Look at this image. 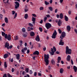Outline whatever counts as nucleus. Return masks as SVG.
Here are the masks:
<instances>
[{
    "instance_id": "nucleus-1",
    "label": "nucleus",
    "mask_w": 77,
    "mask_h": 77,
    "mask_svg": "<svg viewBox=\"0 0 77 77\" xmlns=\"http://www.w3.org/2000/svg\"><path fill=\"white\" fill-rule=\"evenodd\" d=\"M44 58H45V61L46 63V65H48V63H49V60H48L49 58V54H44Z\"/></svg>"
},
{
    "instance_id": "nucleus-2",
    "label": "nucleus",
    "mask_w": 77,
    "mask_h": 77,
    "mask_svg": "<svg viewBox=\"0 0 77 77\" xmlns=\"http://www.w3.org/2000/svg\"><path fill=\"white\" fill-rule=\"evenodd\" d=\"M72 50L71 49L69 48L68 46H66V55L68 54H71L72 53Z\"/></svg>"
},
{
    "instance_id": "nucleus-3",
    "label": "nucleus",
    "mask_w": 77,
    "mask_h": 77,
    "mask_svg": "<svg viewBox=\"0 0 77 77\" xmlns=\"http://www.w3.org/2000/svg\"><path fill=\"white\" fill-rule=\"evenodd\" d=\"M4 46H5V48H7V49L8 50H9V49H11L13 48V45H11L9 46V44L8 43H7V42L5 43Z\"/></svg>"
},
{
    "instance_id": "nucleus-4",
    "label": "nucleus",
    "mask_w": 77,
    "mask_h": 77,
    "mask_svg": "<svg viewBox=\"0 0 77 77\" xmlns=\"http://www.w3.org/2000/svg\"><path fill=\"white\" fill-rule=\"evenodd\" d=\"M4 37H5V39H7V40L9 41H10L11 39V35L9 34L7 35H4Z\"/></svg>"
},
{
    "instance_id": "nucleus-5",
    "label": "nucleus",
    "mask_w": 77,
    "mask_h": 77,
    "mask_svg": "<svg viewBox=\"0 0 77 77\" xmlns=\"http://www.w3.org/2000/svg\"><path fill=\"white\" fill-rule=\"evenodd\" d=\"M51 27V24L49 23H47L45 24V27L47 28V29H49Z\"/></svg>"
},
{
    "instance_id": "nucleus-6",
    "label": "nucleus",
    "mask_w": 77,
    "mask_h": 77,
    "mask_svg": "<svg viewBox=\"0 0 77 77\" xmlns=\"http://www.w3.org/2000/svg\"><path fill=\"white\" fill-rule=\"evenodd\" d=\"M61 34V36L60 37V38L62 39H63V38H64L66 36V33L65 32H62Z\"/></svg>"
},
{
    "instance_id": "nucleus-7",
    "label": "nucleus",
    "mask_w": 77,
    "mask_h": 77,
    "mask_svg": "<svg viewBox=\"0 0 77 77\" xmlns=\"http://www.w3.org/2000/svg\"><path fill=\"white\" fill-rule=\"evenodd\" d=\"M56 35H57V31H56V30H54L51 37L53 38L54 39L56 38Z\"/></svg>"
},
{
    "instance_id": "nucleus-8",
    "label": "nucleus",
    "mask_w": 77,
    "mask_h": 77,
    "mask_svg": "<svg viewBox=\"0 0 77 77\" xmlns=\"http://www.w3.org/2000/svg\"><path fill=\"white\" fill-rule=\"evenodd\" d=\"M14 3L15 4V5L14 6V8L15 9H17L19 7V3L17 1L15 2H14Z\"/></svg>"
},
{
    "instance_id": "nucleus-9",
    "label": "nucleus",
    "mask_w": 77,
    "mask_h": 77,
    "mask_svg": "<svg viewBox=\"0 0 77 77\" xmlns=\"http://www.w3.org/2000/svg\"><path fill=\"white\" fill-rule=\"evenodd\" d=\"M13 77L12 76H11L9 73H8L7 74H3V77Z\"/></svg>"
},
{
    "instance_id": "nucleus-10",
    "label": "nucleus",
    "mask_w": 77,
    "mask_h": 77,
    "mask_svg": "<svg viewBox=\"0 0 77 77\" xmlns=\"http://www.w3.org/2000/svg\"><path fill=\"white\" fill-rule=\"evenodd\" d=\"M28 49H27V47H25L23 49H22L21 50V52L22 53H24L25 52V51H26V50H27Z\"/></svg>"
},
{
    "instance_id": "nucleus-11",
    "label": "nucleus",
    "mask_w": 77,
    "mask_h": 77,
    "mask_svg": "<svg viewBox=\"0 0 77 77\" xmlns=\"http://www.w3.org/2000/svg\"><path fill=\"white\" fill-rule=\"evenodd\" d=\"M12 14L13 15L14 14V19H15V18H16V17H17V13H15V11H12Z\"/></svg>"
},
{
    "instance_id": "nucleus-12",
    "label": "nucleus",
    "mask_w": 77,
    "mask_h": 77,
    "mask_svg": "<svg viewBox=\"0 0 77 77\" xmlns=\"http://www.w3.org/2000/svg\"><path fill=\"white\" fill-rule=\"evenodd\" d=\"M71 58V57H70V56L69 55H68L66 58V60H67L68 61H70Z\"/></svg>"
},
{
    "instance_id": "nucleus-13",
    "label": "nucleus",
    "mask_w": 77,
    "mask_h": 77,
    "mask_svg": "<svg viewBox=\"0 0 77 77\" xmlns=\"http://www.w3.org/2000/svg\"><path fill=\"white\" fill-rule=\"evenodd\" d=\"M59 45H61V46H63L64 45V42H62V40H60Z\"/></svg>"
},
{
    "instance_id": "nucleus-14",
    "label": "nucleus",
    "mask_w": 77,
    "mask_h": 77,
    "mask_svg": "<svg viewBox=\"0 0 77 77\" xmlns=\"http://www.w3.org/2000/svg\"><path fill=\"white\" fill-rule=\"evenodd\" d=\"M35 40H36V41H38V42H39L40 39L38 35H37L36 38H35Z\"/></svg>"
},
{
    "instance_id": "nucleus-15",
    "label": "nucleus",
    "mask_w": 77,
    "mask_h": 77,
    "mask_svg": "<svg viewBox=\"0 0 77 77\" xmlns=\"http://www.w3.org/2000/svg\"><path fill=\"white\" fill-rule=\"evenodd\" d=\"M57 23H58V26H60V25L62 24V21L60 20H58V22Z\"/></svg>"
},
{
    "instance_id": "nucleus-16",
    "label": "nucleus",
    "mask_w": 77,
    "mask_h": 77,
    "mask_svg": "<svg viewBox=\"0 0 77 77\" xmlns=\"http://www.w3.org/2000/svg\"><path fill=\"white\" fill-rule=\"evenodd\" d=\"M9 56V55L7 54H5L4 55H3V58L4 59H6Z\"/></svg>"
},
{
    "instance_id": "nucleus-17",
    "label": "nucleus",
    "mask_w": 77,
    "mask_h": 77,
    "mask_svg": "<svg viewBox=\"0 0 77 77\" xmlns=\"http://www.w3.org/2000/svg\"><path fill=\"white\" fill-rule=\"evenodd\" d=\"M71 29V27L70 26H66V29H67V30H68V31H70Z\"/></svg>"
},
{
    "instance_id": "nucleus-18",
    "label": "nucleus",
    "mask_w": 77,
    "mask_h": 77,
    "mask_svg": "<svg viewBox=\"0 0 77 77\" xmlns=\"http://www.w3.org/2000/svg\"><path fill=\"white\" fill-rule=\"evenodd\" d=\"M30 36L33 37L35 35V33L32 31H31L30 33Z\"/></svg>"
},
{
    "instance_id": "nucleus-19",
    "label": "nucleus",
    "mask_w": 77,
    "mask_h": 77,
    "mask_svg": "<svg viewBox=\"0 0 77 77\" xmlns=\"http://www.w3.org/2000/svg\"><path fill=\"white\" fill-rule=\"evenodd\" d=\"M16 57H17V59L18 60L19 59H20V54H17L16 55Z\"/></svg>"
},
{
    "instance_id": "nucleus-20",
    "label": "nucleus",
    "mask_w": 77,
    "mask_h": 77,
    "mask_svg": "<svg viewBox=\"0 0 77 77\" xmlns=\"http://www.w3.org/2000/svg\"><path fill=\"white\" fill-rule=\"evenodd\" d=\"M28 11V8L26 6H25L24 8V12H27Z\"/></svg>"
},
{
    "instance_id": "nucleus-21",
    "label": "nucleus",
    "mask_w": 77,
    "mask_h": 77,
    "mask_svg": "<svg viewBox=\"0 0 77 77\" xmlns=\"http://www.w3.org/2000/svg\"><path fill=\"white\" fill-rule=\"evenodd\" d=\"M39 52H38V51H35V52H34V53H33V54L34 55H39Z\"/></svg>"
},
{
    "instance_id": "nucleus-22",
    "label": "nucleus",
    "mask_w": 77,
    "mask_h": 77,
    "mask_svg": "<svg viewBox=\"0 0 77 77\" xmlns=\"http://www.w3.org/2000/svg\"><path fill=\"white\" fill-rule=\"evenodd\" d=\"M64 20L67 22L68 20V18L66 15L64 16Z\"/></svg>"
},
{
    "instance_id": "nucleus-23",
    "label": "nucleus",
    "mask_w": 77,
    "mask_h": 77,
    "mask_svg": "<svg viewBox=\"0 0 77 77\" xmlns=\"http://www.w3.org/2000/svg\"><path fill=\"white\" fill-rule=\"evenodd\" d=\"M59 16L60 17V19H62L63 18V14H62V13L60 14Z\"/></svg>"
},
{
    "instance_id": "nucleus-24",
    "label": "nucleus",
    "mask_w": 77,
    "mask_h": 77,
    "mask_svg": "<svg viewBox=\"0 0 77 77\" xmlns=\"http://www.w3.org/2000/svg\"><path fill=\"white\" fill-rule=\"evenodd\" d=\"M3 2H4V3L5 4L9 3V0H3Z\"/></svg>"
},
{
    "instance_id": "nucleus-25",
    "label": "nucleus",
    "mask_w": 77,
    "mask_h": 77,
    "mask_svg": "<svg viewBox=\"0 0 77 77\" xmlns=\"http://www.w3.org/2000/svg\"><path fill=\"white\" fill-rule=\"evenodd\" d=\"M4 20H5V23H8V19L7 17H5V19H4Z\"/></svg>"
},
{
    "instance_id": "nucleus-26",
    "label": "nucleus",
    "mask_w": 77,
    "mask_h": 77,
    "mask_svg": "<svg viewBox=\"0 0 77 77\" xmlns=\"http://www.w3.org/2000/svg\"><path fill=\"white\" fill-rule=\"evenodd\" d=\"M51 63L53 65L55 64V62L54 61V59H52V60H51Z\"/></svg>"
},
{
    "instance_id": "nucleus-27",
    "label": "nucleus",
    "mask_w": 77,
    "mask_h": 77,
    "mask_svg": "<svg viewBox=\"0 0 77 77\" xmlns=\"http://www.w3.org/2000/svg\"><path fill=\"white\" fill-rule=\"evenodd\" d=\"M73 68L74 72H76L77 71V67L75 66H74L73 67Z\"/></svg>"
},
{
    "instance_id": "nucleus-28",
    "label": "nucleus",
    "mask_w": 77,
    "mask_h": 77,
    "mask_svg": "<svg viewBox=\"0 0 77 77\" xmlns=\"http://www.w3.org/2000/svg\"><path fill=\"white\" fill-rule=\"evenodd\" d=\"M28 14H25V15H24V18H25V19H27V18H28Z\"/></svg>"
},
{
    "instance_id": "nucleus-29",
    "label": "nucleus",
    "mask_w": 77,
    "mask_h": 77,
    "mask_svg": "<svg viewBox=\"0 0 77 77\" xmlns=\"http://www.w3.org/2000/svg\"><path fill=\"white\" fill-rule=\"evenodd\" d=\"M60 74L63 73V69L60 68Z\"/></svg>"
},
{
    "instance_id": "nucleus-30",
    "label": "nucleus",
    "mask_w": 77,
    "mask_h": 77,
    "mask_svg": "<svg viewBox=\"0 0 77 77\" xmlns=\"http://www.w3.org/2000/svg\"><path fill=\"white\" fill-rule=\"evenodd\" d=\"M22 32H26V30L24 28H22Z\"/></svg>"
},
{
    "instance_id": "nucleus-31",
    "label": "nucleus",
    "mask_w": 77,
    "mask_h": 77,
    "mask_svg": "<svg viewBox=\"0 0 77 77\" xmlns=\"http://www.w3.org/2000/svg\"><path fill=\"white\" fill-rule=\"evenodd\" d=\"M55 52H51L49 51V53L51 55H54V53Z\"/></svg>"
},
{
    "instance_id": "nucleus-32",
    "label": "nucleus",
    "mask_w": 77,
    "mask_h": 77,
    "mask_svg": "<svg viewBox=\"0 0 77 77\" xmlns=\"http://www.w3.org/2000/svg\"><path fill=\"white\" fill-rule=\"evenodd\" d=\"M7 35V34H6L5 33V32H2V35L3 36H4V35Z\"/></svg>"
},
{
    "instance_id": "nucleus-33",
    "label": "nucleus",
    "mask_w": 77,
    "mask_h": 77,
    "mask_svg": "<svg viewBox=\"0 0 77 77\" xmlns=\"http://www.w3.org/2000/svg\"><path fill=\"white\" fill-rule=\"evenodd\" d=\"M48 9L51 11H53V8L52 7H48Z\"/></svg>"
},
{
    "instance_id": "nucleus-34",
    "label": "nucleus",
    "mask_w": 77,
    "mask_h": 77,
    "mask_svg": "<svg viewBox=\"0 0 77 77\" xmlns=\"http://www.w3.org/2000/svg\"><path fill=\"white\" fill-rule=\"evenodd\" d=\"M29 71V70L28 68H26L25 69V71H26V72L28 73Z\"/></svg>"
},
{
    "instance_id": "nucleus-35",
    "label": "nucleus",
    "mask_w": 77,
    "mask_h": 77,
    "mask_svg": "<svg viewBox=\"0 0 77 77\" xmlns=\"http://www.w3.org/2000/svg\"><path fill=\"white\" fill-rule=\"evenodd\" d=\"M47 17H44V18H43V21H44V22H45L46 21V20H47Z\"/></svg>"
},
{
    "instance_id": "nucleus-36",
    "label": "nucleus",
    "mask_w": 77,
    "mask_h": 77,
    "mask_svg": "<svg viewBox=\"0 0 77 77\" xmlns=\"http://www.w3.org/2000/svg\"><path fill=\"white\" fill-rule=\"evenodd\" d=\"M7 67V65L6 63V62L4 63V68H6Z\"/></svg>"
},
{
    "instance_id": "nucleus-37",
    "label": "nucleus",
    "mask_w": 77,
    "mask_h": 77,
    "mask_svg": "<svg viewBox=\"0 0 77 77\" xmlns=\"http://www.w3.org/2000/svg\"><path fill=\"white\" fill-rule=\"evenodd\" d=\"M32 21H35V18L32 17Z\"/></svg>"
},
{
    "instance_id": "nucleus-38",
    "label": "nucleus",
    "mask_w": 77,
    "mask_h": 77,
    "mask_svg": "<svg viewBox=\"0 0 77 77\" xmlns=\"http://www.w3.org/2000/svg\"><path fill=\"white\" fill-rule=\"evenodd\" d=\"M22 36H23L24 37L26 38L27 36V34H26V33L25 34H23V35H22Z\"/></svg>"
},
{
    "instance_id": "nucleus-39",
    "label": "nucleus",
    "mask_w": 77,
    "mask_h": 77,
    "mask_svg": "<svg viewBox=\"0 0 77 77\" xmlns=\"http://www.w3.org/2000/svg\"><path fill=\"white\" fill-rule=\"evenodd\" d=\"M28 25H29V26H30V27H33V24H32L30 23H28Z\"/></svg>"
},
{
    "instance_id": "nucleus-40",
    "label": "nucleus",
    "mask_w": 77,
    "mask_h": 77,
    "mask_svg": "<svg viewBox=\"0 0 77 77\" xmlns=\"http://www.w3.org/2000/svg\"><path fill=\"white\" fill-rule=\"evenodd\" d=\"M58 32H59L60 34H61V33H62V31H61V30H60V29H58Z\"/></svg>"
},
{
    "instance_id": "nucleus-41",
    "label": "nucleus",
    "mask_w": 77,
    "mask_h": 77,
    "mask_svg": "<svg viewBox=\"0 0 77 77\" xmlns=\"http://www.w3.org/2000/svg\"><path fill=\"white\" fill-rule=\"evenodd\" d=\"M45 4L46 5H48L49 4V2H47L45 1Z\"/></svg>"
},
{
    "instance_id": "nucleus-42",
    "label": "nucleus",
    "mask_w": 77,
    "mask_h": 77,
    "mask_svg": "<svg viewBox=\"0 0 77 77\" xmlns=\"http://www.w3.org/2000/svg\"><path fill=\"white\" fill-rule=\"evenodd\" d=\"M18 36H16V37H15V39L14 40L15 41H16L17 40H18Z\"/></svg>"
},
{
    "instance_id": "nucleus-43",
    "label": "nucleus",
    "mask_w": 77,
    "mask_h": 77,
    "mask_svg": "<svg viewBox=\"0 0 77 77\" xmlns=\"http://www.w3.org/2000/svg\"><path fill=\"white\" fill-rule=\"evenodd\" d=\"M39 31H40V32H42V31H43L42 28L41 27H39Z\"/></svg>"
},
{
    "instance_id": "nucleus-44",
    "label": "nucleus",
    "mask_w": 77,
    "mask_h": 77,
    "mask_svg": "<svg viewBox=\"0 0 77 77\" xmlns=\"http://www.w3.org/2000/svg\"><path fill=\"white\" fill-rule=\"evenodd\" d=\"M20 46H22V41L21 40L20 41Z\"/></svg>"
},
{
    "instance_id": "nucleus-45",
    "label": "nucleus",
    "mask_w": 77,
    "mask_h": 77,
    "mask_svg": "<svg viewBox=\"0 0 77 77\" xmlns=\"http://www.w3.org/2000/svg\"><path fill=\"white\" fill-rule=\"evenodd\" d=\"M61 60V58H60V57H58V58L57 59V60Z\"/></svg>"
},
{
    "instance_id": "nucleus-46",
    "label": "nucleus",
    "mask_w": 77,
    "mask_h": 77,
    "mask_svg": "<svg viewBox=\"0 0 77 77\" xmlns=\"http://www.w3.org/2000/svg\"><path fill=\"white\" fill-rule=\"evenodd\" d=\"M3 18V15L2 14H0V19H2Z\"/></svg>"
},
{
    "instance_id": "nucleus-47",
    "label": "nucleus",
    "mask_w": 77,
    "mask_h": 77,
    "mask_svg": "<svg viewBox=\"0 0 77 77\" xmlns=\"http://www.w3.org/2000/svg\"><path fill=\"white\" fill-rule=\"evenodd\" d=\"M53 49L54 50V52H56V48H55V47L54 46H53Z\"/></svg>"
},
{
    "instance_id": "nucleus-48",
    "label": "nucleus",
    "mask_w": 77,
    "mask_h": 77,
    "mask_svg": "<svg viewBox=\"0 0 77 77\" xmlns=\"http://www.w3.org/2000/svg\"><path fill=\"white\" fill-rule=\"evenodd\" d=\"M43 9V7H41L39 8V10H40V11H42Z\"/></svg>"
},
{
    "instance_id": "nucleus-49",
    "label": "nucleus",
    "mask_w": 77,
    "mask_h": 77,
    "mask_svg": "<svg viewBox=\"0 0 77 77\" xmlns=\"http://www.w3.org/2000/svg\"><path fill=\"white\" fill-rule=\"evenodd\" d=\"M53 49V48H51V52H55V51Z\"/></svg>"
},
{
    "instance_id": "nucleus-50",
    "label": "nucleus",
    "mask_w": 77,
    "mask_h": 77,
    "mask_svg": "<svg viewBox=\"0 0 77 77\" xmlns=\"http://www.w3.org/2000/svg\"><path fill=\"white\" fill-rule=\"evenodd\" d=\"M46 17L47 18H49L50 17V15H49V14H47L46 15Z\"/></svg>"
},
{
    "instance_id": "nucleus-51",
    "label": "nucleus",
    "mask_w": 77,
    "mask_h": 77,
    "mask_svg": "<svg viewBox=\"0 0 77 77\" xmlns=\"http://www.w3.org/2000/svg\"><path fill=\"white\" fill-rule=\"evenodd\" d=\"M38 76H42V74L41 73H40L38 72Z\"/></svg>"
},
{
    "instance_id": "nucleus-52",
    "label": "nucleus",
    "mask_w": 77,
    "mask_h": 77,
    "mask_svg": "<svg viewBox=\"0 0 77 77\" xmlns=\"http://www.w3.org/2000/svg\"><path fill=\"white\" fill-rule=\"evenodd\" d=\"M32 16H33V17H37L36 15L35 14H32Z\"/></svg>"
},
{
    "instance_id": "nucleus-53",
    "label": "nucleus",
    "mask_w": 77,
    "mask_h": 77,
    "mask_svg": "<svg viewBox=\"0 0 77 77\" xmlns=\"http://www.w3.org/2000/svg\"><path fill=\"white\" fill-rule=\"evenodd\" d=\"M32 70H29V74H32Z\"/></svg>"
},
{
    "instance_id": "nucleus-54",
    "label": "nucleus",
    "mask_w": 77,
    "mask_h": 77,
    "mask_svg": "<svg viewBox=\"0 0 77 77\" xmlns=\"http://www.w3.org/2000/svg\"><path fill=\"white\" fill-rule=\"evenodd\" d=\"M43 23V20H41L40 21V22H39V23L40 24H42Z\"/></svg>"
},
{
    "instance_id": "nucleus-55",
    "label": "nucleus",
    "mask_w": 77,
    "mask_h": 77,
    "mask_svg": "<svg viewBox=\"0 0 77 77\" xmlns=\"http://www.w3.org/2000/svg\"><path fill=\"white\" fill-rule=\"evenodd\" d=\"M56 17L58 19V18H59L60 16L58 14H57Z\"/></svg>"
},
{
    "instance_id": "nucleus-56",
    "label": "nucleus",
    "mask_w": 77,
    "mask_h": 77,
    "mask_svg": "<svg viewBox=\"0 0 77 77\" xmlns=\"http://www.w3.org/2000/svg\"><path fill=\"white\" fill-rule=\"evenodd\" d=\"M28 31H31V29H29V27H28V30H27Z\"/></svg>"
},
{
    "instance_id": "nucleus-57",
    "label": "nucleus",
    "mask_w": 77,
    "mask_h": 77,
    "mask_svg": "<svg viewBox=\"0 0 77 77\" xmlns=\"http://www.w3.org/2000/svg\"><path fill=\"white\" fill-rule=\"evenodd\" d=\"M18 74H19V72L18 71H17L16 75H18Z\"/></svg>"
},
{
    "instance_id": "nucleus-58",
    "label": "nucleus",
    "mask_w": 77,
    "mask_h": 77,
    "mask_svg": "<svg viewBox=\"0 0 77 77\" xmlns=\"http://www.w3.org/2000/svg\"><path fill=\"white\" fill-rule=\"evenodd\" d=\"M34 76H36V75H37V72H34Z\"/></svg>"
},
{
    "instance_id": "nucleus-59",
    "label": "nucleus",
    "mask_w": 77,
    "mask_h": 77,
    "mask_svg": "<svg viewBox=\"0 0 77 77\" xmlns=\"http://www.w3.org/2000/svg\"><path fill=\"white\" fill-rule=\"evenodd\" d=\"M53 0H50V1H49V3H50L51 4Z\"/></svg>"
},
{
    "instance_id": "nucleus-60",
    "label": "nucleus",
    "mask_w": 77,
    "mask_h": 77,
    "mask_svg": "<svg viewBox=\"0 0 77 77\" xmlns=\"http://www.w3.org/2000/svg\"><path fill=\"white\" fill-rule=\"evenodd\" d=\"M71 64H72V65L74 64V63H73V60H71Z\"/></svg>"
},
{
    "instance_id": "nucleus-61",
    "label": "nucleus",
    "mask_w": 77,
    "mask_h": 77,
    "mask_svg": "<svg viewBox=\"0 0 77 77\" xmlns=\"http://www.w3.org/2000/svg\"><path fill=\"white\" fill-rule=\"evenodd\" d=\"M11 72H14V69L13 68L11 69Z\"/></svg>"
},
{
    "instance_id": "nucleus-62",
    "label": "nucleus",
    "mask_w": 77,
    "mask_h": 77,
    "mask_svg": "<svg viewBox=\"0 0 77 77\" xmlns=\"http://www.w3.org/2000/svg\"><path fill=\"white\" fill-rule=\"evenodd\" d=\"M43 51H45V50H46V48L44 47V48H43Z\"/></svg>"
},
{
    "instance_id": "nucleus-63",
    "label": "nucleus",
    "mask_w": 77,
    "mask_h": 77,
    "mask_svg": "<svg viewBox=\"0 0 77 77\" xmlns=\"http://www.w3.org/2000/svg\"><path fill=\"white\" fill-rule=\"evenodd\" d=\"M29 49H28V50H27V54H29Z\"/></svg>"
},
{
    "instance_id": "nucleus-64",
    "label": "nucleus",
    "mask_w": 77,
    "mask_h": 77,
    "mask_svg": "<svg viewBox=\"0 0 77 77\" xmlns=\"http://www.w3.org/2000/svg\"><path fill=\"white\" fill-rule=\"evenodd\" d=\"M74 31L75 32V33L76 34H77V31L76 29H74Z\"/></svg>"
}]
</instances>
